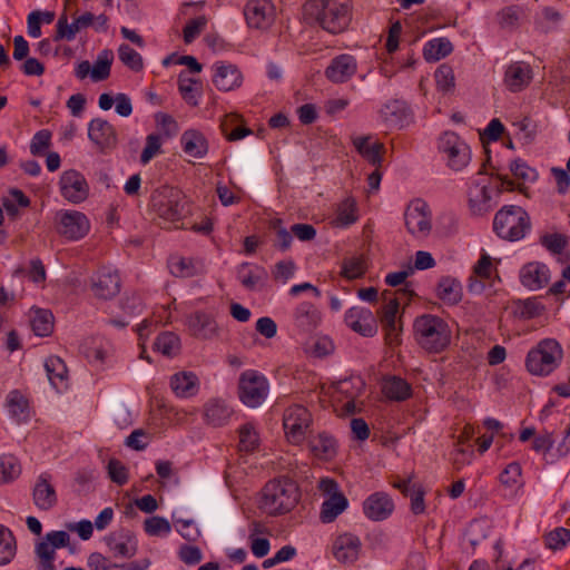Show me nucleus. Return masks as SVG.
Returning <instances> with one entry per match:
<instances>
[{
    "label": "nucleus",
    "instance_id": "obj_1",
    "mask_svg": "<svg viewBox=\"0 0 570 570\" xmlns=\"http://www.w3.org/2000/svg\"><path fill=\"white\" fill-rule=\"evenodd\" d=\"M303 10L308 22L317 23L332 35L346 30L351 21L348 0H307Z\"/></svg>",
    "mask_w": 570,
    "mask_h": 570
},
{
    "label": "nucleus",
    "instance_id": "obj_2",
    "mask_svg": "<svg viewBox=\"0 0 570 570\" xmlns=\"http://www.w3.org/2000/svg\"><path fill=\"white\" fill-rule=\"evenodd\" d=\"M301 498L298 485L289 478L268 481L262 489L259 509L268 515H283L291 512Z\"/></svg>",
    "mask_w": 570,
    "mask_h": 570
},
{
    "label": "nucleus",
    "instance_id": "obj_3",
    "mask_svg": "<svg viewBox=\"0 0 570 570\" xmlns=\"http://www.w3.org/2000/svg\"><path fill=\"white\" fill-rule=\"evenodd\" d=\"M413 331L419 345L430 353L444 351L451 341L449 325L436 315L417 316L413 324Z\"/></svg>",
    "mask_w": 570,
    "mask_h": 570
},
{
    "label": "nucleus",
    "instance_id": "obj_4",
    "mask_svg": "<svg viewBox=\"0 0 570 570\" xmlns=\"http://www.w3.org/2000/svg\"><path fill=\"white\" fill-rule=\"evenodd\" d=\"M150 207L164 225L176 224L189 213L184 193L170 186H161L151 194Z\"/></svg>",
    "mask_w": 570,
    "mask_h": 570
},
{
    "label": "nucleus",
    "instance_id": "obj_5",
    "mask_svg": "<svg viewBox=\"0 0 570 570\" xmlns=\"http://www.w3.org/2000/svg\"><path fill=\"white\" fill-rule=\"evenodd\" d=\"M497 178L501 184L494 189H490L489 184L485 183L483 178L475 179L471 183L468 190V200L469 209L472 215H485L497 206V198H499L504 190H514L515 184L507 175L498 174Z\"/></svg>",
    "mask_w": 570,
    "mask_h": 570
},
{
    "label": "nucleus",
    "instance_id": "obj_6",
    "mask_svg": "<svg viewBox=\"0 0 570 570\" xmlns=\"http://www.w3.org/2000/svg\"><path fill=\"white\" fill-rule=\"evenodd\" d=\"M562 358L563 350L560 343L554 338H544L528 352L525 366L533 375L547 376L559 367Z\"/></svg>",
    "mask_w": 570,
    "mask_h": 570
},
{
    "label": "nucleus",
    "instance_id": "obj_7",
    "mask_svg": "<svg viewBox=\"0 0 570 570\" xmlns=\"http://www.w3.org/2000/svg\"><path fill=\"white\" fill-rule=\"evenodd\" d=\"M531 222L528 213L520 206H503L493 219V230L505 240L515 242L525 236Z\"/></svg>",
    "mask_w": 570,
    "mask_h": 570
},
{
    "label": "nucleus",
    "instance_id": "obj_8",
    "mask_svg": "<svg viewBox=\"0 0 570 570\" xmlns=\"http://www.w3.org/2000/svg\"><path fill=\"white\" fill-rule=\"evenodd\" d=\"M269 392L267 379L257 371L247 370L243 372L238 380V396L240 402L247 407L256 409L261 406Z\"/></svg>",
    "mask_w": 570,
    "mask_h": 570
},
{
    "label": "nucleus",
    "instance_id": "obj_9",
    "mask_svg": "<svg viewBox=\"0 0 570 570\" xmlns=\"http://www.w3.org/2000/svg\"><path fill=\"white\" fill-rule=\"evenodd\" d=\"M318 489L324 494L328 495V499L322 504L320 519L323 523H331L346 510L348 501L338 490V484L333 479H321Z\"/></svg>",
    "mask_w": 570,
    "mask_h": 570
},
{
    "label": "nucleus",
    "instance_id": "obj_10",
    "mask_svg": "<svg viewBox=\"0 0 570 570\" xmlns=\"http://www.w3.org/2000/svg\"><path fill=\"white\" fill-rule=\"evenodd\" d=\"M312 423V415L303 405L288 406L283 415V426L287 439L293 443H299L305 439Z\"/></svg>",
    "mask_w": 570,
    "mask_h": 570
},
{
    "label": "nucleus",
    "instance_id": "obj_11",
    "mask_svg": "<svg viewBox=\"0 0 570 570\" xmlns=\"http://www.w3.org/2000/svg\"><path fill=\"white\" fill-rule=\"evenodd\" d=\"M59 187L62 197L72 204L83 202L89 194V186L85 176L75 169L61 174Z\"/></svg>",
    "mask_w": 570,
    "mask_h": 570
},
{
    "label": "nucleus",
    "instance_id": "obj_12",
    "mask_svg": "<svg viewBox=\"0 0 570 570\" xmlns=\"http://www.w3.org/2000/svg\"><path fill=\"white\" fill-rule=\"evenodd\" d=\"M244 14L249 28L265 30L272 26L275 17V9L269 0H249Z\"/></svg>",
    "mask_w": 570,
    "mask_h": 570
},
{
    "label": "nucleus",
    "instance_id": "obj_13",
    "mask_svg": "<svg viewBox=\"0 0 570 570\" xmlns=\"http://www.w3.org/2000/svg\"><path fill=\"white\" fill-rule=\"evenodd\" d=\"M405 226L412 235H426L431 230L429 206L422 199L412 202L404 213Z\"/></svg>",
    "mask_w": 570,
    "mask_h": 570
},
{
    "label": "nucleus",
    "instance_id": "obj_14",
    "mask_svg": "<svg viewBox=\"0 0 570 570\" xmlns=\"http://www.w3.org/2000/svg\"><path fill=\"white\" fill-rule=\"evenodd\" d=\"M390 292H384L383 297L386 301V304L379 312L381 322L385 330V340L387 344H399L400 343V333L402 331V326L396 324V314L399 313L400 307V298L391 297Z\"/></svg>",
    "mask_w": 570,
    "mask_h": 570
},
{
    "label": "nucleus",
    "instance_id": "obj_15",
    "mask_svg": "<svg viewBox=\"0 0 570 570\" xmlns=\"http://www.w3.org/2000/svg\"><path fill=\"white\" fill-rule=\"evenodd\" d=\"M345 324L364 337H372L377 332V323L373 313L363 306H353L345 313Z\"/></svg>",
    "mask_w": 570,
    "mask_h": 570
},
{
    "label": "nucleus",
    "instance_id": "obj_16",
    "mask_svg": "<svg viewBox=\"0 0 570 570\" xmlns=\"http://www.w3.org/2000/svg\"><path fill=\"white\" fill-rule=\"evenodd\" d=\"M357 70L356 58L348 53H342L333 58L325 69V77L333 83L348 81Z\"/></svg>",
    "mask_w": 570,
    "mask_h": 570
},
{
    "label": "nucleus",
    "instance_id": "obj_17",
    "mask_svg": "<svg viewBox=\"0 0 570 570\" xmlns=\"http://www.w3.org/2000/svg\"><path fill=\"white\" fill-rule=\"evenodd\" d=\"M89 220L85 214L72 210L60 215L58 233L68 239H79L89 232Z\"/></svg>",
    "mask_w": 570,
    "mask_h": 570
},
{
    "label": "nucleus",
    "instance_id": "obj_18",
    "mask_svg": "<svg viewBox=\"0 0 570 570\" xmlns=\"http://www.w3.org/2000/svg\"><path fill=\"white\" fill-rule=\"evenodd\" d=\"M362 542L353 533L340 534L333 543L334 558L344 564H353L360 557Z\"/></svg>",
    "mask_w": 570,
    "mask_h": 570
},
{
    "label": "nucleus",
    "instance_id": "obj_19",
    "mask_svg": "<svg viewBox=\"0 0 570 570\" xmlns=\"http://www.w3.org/2000/svg\"><path fill=\"white\" fill-rule=\"evenodd\" d=\"M88 137L101 151L115 148L117 145L114 126L102 118H95L89 122Z\"/></svg>",
    "mask_w": 570,
    "mask_h": 570
},
{
    "label": "nucleus",
    "instance_id": "obj_20",
    "mask_svg": "<svg viewBox=\"0 0 570 570\" xmlns=\"http://www.w3.org/2000/svg\"><path fill=\"white\" fill-rule=\"evenodd\" d=\"M91 289L96 297L110 299L120 291V277L116 271L102 267L92 281Z\"/></svg>",
    "mask_w": 570,
    "mask_h": 570
},
{
    "label": "nucleus",
    "instance_id": "obj_21",
    "mask_svg": "<svg viewBox=\"0 0 570 570\" xmlns=\"http://www.w3.org/2000/svg\"><path fill=\"white\" fill-rule=\"evenodd\" d=\"M520 282L530 291H538L547 286L551 274L549 267L540 262H530L520 269Z\"/></svg>",
    "mask_w": 570,
    "mask_h": 570
},
{
    "label": "nucleus",
    "instance_id": "obj_22",
    "mask_svg": "<svg viewBox=\"0 0 570 570\" xmlns=\"http://www.w3.org/2000/svg\"><path fill=\"white\" fill-rule=\"evenodd\" d=\"M105 541L115 557L131 558L137 553V539L130 530L112 532Z\"/></svg>",
    "mask_w": 570,
    "mask_h": 570
},
{
    "label": "nucleus",
    "instance_id": "obj_23",
    "mask_svg": "<svg viewBox=\"0 0 570 570\" xmlns=\"http://www.w3.org/2000/svg\"><path fill=\"white\" fill-rule=\"evenodd\" d=\"M394 510L391 497L384 492H375L363 502L364 514L373 521L387 519Z\"/></svg>",
    "mask_w": 570,
    "mask_h": 570
},
{
    "label": "nucleus",
    "instance_id": "obj_24",
    "mask_svg": "<svg viewBox=\"0 0 570 570\" xmlns=\"http://www.w3.org/2000/svg\"><path fill=\"white\" fill-rule=\"evenodd\" d=\"M32 499L36 507L43 511H49L57 504L58 498L49 473L45 472L38 476L32 490Z\"/></svg>",
    "mask_w": 570,
    "mask_h": 570
},
{
    "label": "nucleus",
    "instance_id": "obj_25",
    "mask_svg": "<svg viewBox=\"0 0 570 570\" xmlns=\"http://www.w3.org/2000/svg\"><path fill=\"white\" fill-rule=\"evenodd\" d=\"M533 72L530 65L515 61L508 66L504 72V85L511 92H519L532 81Z\"/></svg>",
    "mask_w": 570,
    "mask_h": 570
},
{
    "label": "nucleus",
    "instance_id": "obj_26",
    "mask_svg": "<svg viewBox=\"0 0 570 570\" xmlns=\"http://www.w3.org/2000/svg\"><path fill=\"white\" fill-rule=\"evenodd\" d=\"M243 75L239 68L224 60H216V88L230 91L240 87Z\"/></svg>",
    "mask_w": 570,
    "mask_h": 570
},
{
    "label": "nucleus",
    "instance_id": "obj_27",
    "mask_svg": "<svg viewBox=\"0 0 570 570\" xmlns=\"http://www.w3.org/2000/svg\"><path fill=\"white\" fill-rule=\"evenodd\" d=\"M294 325L301 333H311L321 322V313L311 302L297 305L293 314Z\"/></svg>",
    "mask_w": 570,
    "mask_h": 570
},
{
    "label": "nucleus",
    "instance_id": "obj_28",
    "mask_svg": "<svg viewBox=\"0 0 570 570\" xmlns=\"http://www.w3.org/2000/svg\"><path fill=\"white\" fill-rule=\"evenodd\" d=\"M237 278L246 289L255 291L264 286L267 282L268 274L262 266L243 263L237 268Z\"/></svg>",
    "mask_w": 570,
    "mask_h": 570
},
{
    "label": "nucleus",
    "instance_id": "obj_29",
    "mask_svg": "<svg viewBox=\"0 0 570 570\" xmlns=\"http://www.w3.org/2000/svg\"><path fill=\"white\" fill-rule=\"evenodd\" d=\"M170 273L176 277H193L205 271L202 259L174 255L168 261Z\"/></svg>",
    "mask_w": 570,
    "mask_h": 570
},
{
    "label": "nucleus",
    "instance_id": "obj_30",
    "mask_svg": "<svg viewBox=\"0 0 570 570\" xmlns=\"http://www.w3.org/2000/svg\"><path fill=\"white\" fill-rule=\"evenodd\" d=\"M170 387L178 397H191L198 392V377L193 372H178L170 377Z\"/></svg>",
    "mask_w": 570,
    "mask_h": 570
},
{
    "label": "nucleus",
    "instance_id": "obj_31",
    "mask_svg": "<svg viewBox=\"0 0 570 570\" xmlns=\"http://www.w3.org/2000/svg\"><path fill=\"white\" fill-rule=\"evenodd\" d=\"M409 107L400 100H392L385 104L380 110V117L390 127H403L409 118Z\"/></svg>",
    "mask_w": 570,
    "mask_h": 570
},
{
    "label": "nucleus",
    "instance_id": "obj_32",
    "mask_svg": "<svg viewBox=\"0 0 570 570\" xmlns=\"http://www.w3.org/2000/svg\"><path fill=\"white\" fill-rule=\"evenodd\" d=\"M436 294L445 304L455 305L462 298V286L455 278L445 276L439 281Z\"/></svg>",
    "mask_w": 570,
    "mask_h": 570
},
{
    "label": "nucleus",
    "instance_id": "obj_33",
    "mask_svg": "<svg viewBox=\"0 0 570 570\" xmlns=\"http://www.w3.org/2000/svg\"><path fill=\"white\" fill-rule=\"evenodd\" d=\"M184 151L190 157L200 158L208 150V142L205 137L196 130H187L181 136Z\"/></svg>",
    "mask_w": 570,
    "mask_h": 570
},
{
    "label": "nucleus",
    "instance_id": "obj_34",
    "mask_svg": "<svg viewBox=\"0 0 570 570\" xmlns=\"http://www.w3.org/2000/svg\"><path fill=\"white\" fill-rule=\"evenodd\" d=\"M190 334L199 338H209L214 333L212 327V315L205 312H195L190 314L187 321Z\"/></svg>",
    "mask_w": 570,
    "mask_h": 570
},
{
    "label": "nucleus",
    "instance_id": "obj_35",
    "mask_svg": "<svg viewBox=\"0 0 570 570\" xmlns=\"http://www.w3.org/2000/svg\"><path fill=\"white\" fill-rule=\"evenodd\" d=\"M239 121L240 116L237 114H228L222 119L219 128L227 140L236 141L253 132L249 128L240 126Z\"/></svg>",
    "mask_w": 570,
    "mask_h": 570
},
{
    "label": "nucleus",
    "instance_id": "obj_36",
    "mask_svg": "<svg viewBox=\"0 0 570 570\" xmlns=\"http://www.w3.org/2000/svg\"><path fill=\"white\" fill-rule=\"evenodd\" d=\"M510 171L515 179L521 180L522 184L515 185L514 189H518L521 194L527 195L525 183H533L538 178V173L534 168H531L523 159L517 158L510 163Z\"/></svg>",
    "mask_w": 570,
    "mask_h": 570
},
{
    "label": "nucleus",
    "instance_id": "obj_37",
    "mask_svg": "<svg viewBox=\"0 0 570 570\" xmlns=\"http://www.w3.org/2000/svg\"><path fill=\"white\" fill-rule=\"evenodd\" d=\"M453 51V45L448 38H435L428 41L423 48V57L428 62L439 61Z\"/></svg>",
    "mask_w": 570,
    "mask_h": 570
},
{
    "label": "nucleus",
    "instance_id": "obj_38",
    "mask_svg": "<svg viewBox=\"0 0 570 570\" xmlns=\"http://www.w3.org/2000/svg\"><path fill=\"white\" fill-rule=\"evenodd\" d=\"M154 350L161 353L164 356L175 357L181 350L180 338L174 332H163L156 337Z\"/></svg>",
    "mask_w": 570,
    "mask_h": 570
},
{
    "label": "nucleus",
    "instance_id": "obj_39",
    "mask_svg": "<svg viewBox=\"0 0 570 570\" xmlns=\"http://www.w3.org/2000/svg\"><path fill=\"white\" fill-rule=\"evenodd\" d=\"M385 396L393 401H404L411 396V385L403 379L391 376L386 379L382 387Z\"/></svg>",
    "mask_w": 570,
    "mask_h": 570
},
{
    "label": "nucleus",
    "instance_id": "obj_40",
    "mask_svg": "<svg viewBox=\"0 0 570 570\" xmlns=\"http://www.w3.org/2000/svg\"><path fill=\"white\" fill-rule=\"evenodd\" d=\"M357 219L356 200L353 197H346L337 205L335 225L338 227H348Z\"/></svg>",
    "mask_w": 570,
    "mask_h": 570
},
{
    "label": "nucleus",
    "instance_id": "obj_41",
    "mask_svg": "<svg viewBox=\"0 0 570 570\" xmlns=\"http://www.w3.org/2000/svg\"><path fill=\"white\" fill-rule=\"evenodd\" d=\"M7 406L11 415L18 422H24L29 419V402L18 390H13L9 393Z\"/></svg>",
    "mask_w": 570,
    "mask_h": 570
},
{
    "label": "nucleus",
    "instance_id": "obj_42",
    "mask_svg": "<svg viewBox=\"0 0 570 570\" xmlns=\"http://www.w3.org/2000/svg\"><path fill=\"white\" fill-rule=\"evenodd\" d=\"M312 452L321 459H332L336 453V441L326 433H320L309 441Z\"/></svg>",
    "mask_w": 570,
    "mask_h": 570
},
{
    "label": "nucleus",
    "instance_id": "obj_43",
    "mask_svg": "<svg viewBox=\"0 0 570 570\" xmlns=\"http://www.w3.org/2000/svg\"><path fill=\"white\" fill-rule=\"evenodd\" d=\"M45 368L52 385L58 387L59 384L65 383L68 368L62 358L56 355L49 356L45 362Z\"/></svg>",
    "mask_w": 570,
    "mask_h": 570
},
{
    "label": "nucleus",
    "instance_id": "obj_44",
    "mask_svg": "<svg viewBox=\"0 0 570 570\" xmlns=\"http://www.w3.org/2000/svg\"><path fill=\"white\" fill-rule=\"evenodd\" d=\"M31 328L38 336H48L53 330V315L48 309H37L31 318Z\"/></svg>",
    "mask_w": 570,
    "mask_h": 570
},
{
    "label": "nucleus",
    "instance_id": "obj_45",
    "mask_svg": "<svg viewBox=\"0 0 570 570\" xmlns=\"http://www.w3.org/2000/svg\"><path fill=\"white\" fill-rule=\"evenodd\" d=\"M114 60V53L111 50H102L94 66L91 67V79L94 81H102L110 75V68Z\"/></svg>",
    "mask_w": 570,
    "mask_h": 570
},
{
    "label": "nucleus",
    "instance_id": "obj_46",
    "mask_svg": "<svg viewBox=\"0 0 570 570\" xmlns=\"http://www.w3.org/2000/svg\"><path fill=\"white\" fill-rule=\"evenodd\" d=\"M367 269L366 259L363 255L344 258L341 275L347 279L362 277Z\"/></svg>",
    "mask_w": 570,
    "mask_h": 570
},
{
    "label": "nucleus",
    "instance_id": "obj_47",
    "mask_svg": "<svg viewBox=\"0 0 570 570\" xmlns=\"http://www.w3.org/2000/svg\"><path fill=\"white\" fill-rule=\"evenodd\" d=\"M448 165L453 170H462L471 160V150L466 142L459 144V147L444 154Z\"/></svg>",
    "mask_w": 570,
    "mask_h": 570
},
{
    "label": "nucleus",
    "instance_id": "obj_48",
    "mask_svg": "<svg viewBox=\"0 0 570 570\" xmlns=\"http://www.w3.org/2000/svg\"><path fill=\"white\" fill-rule=\"evenodd\" d=\"M16 554V541L11 531L0 525V566L8 564Z\"/></svg>",
    "mask_w": 570,
    "mask_h": 570
},
{
    "label": "nucleus",
    "instance_id": "obj_49",
    "mask_svg": "<svg viewBox=\"0 0 570 570\" xmlns=\"http://www.w3.org/2000/svg\"><path fill=\"white\" fill-rule=\"evenodd\" d=\"M82 29L80 24L75 19L72 23H68V16L66 11H63L56 26V35L53 37L55 41H60L62 39H66L68 41H71L76 38V35Z\"/></svg>",
    "mask_w": 570,
    "mask_h": 570
},
{
    "label": "nucleus",
    "instance_id": "obj_50",
    "mask_svg": "<svg viewBox=\"0 0 570 570\" xmlns=\"http://www.w3.org/2000/svg\"><path fill=\"white\" fill-rule=\"evenodd\" d=\"M21 473L18 460L12 455L0 456V484L9 483Z\"/></svg>",
    "mask_w": 570,
    "mask_h": 570
},
{
    "label": "nucleus",
    "instance_id": "obj_51",
    "mask_svg": "<svg viewBox=\"0 0 570 570\" xmlns=\"http://www.w3.org/2000/svg\"><path fill=\"white\" fill-rule=\"evenodd\" d=\"M562 20L561 13L552 7H546L541 16L535 19L537 28L547 33L554 30Z\"/></svg>",
    "mask_w": 570,
    "mask_h": 570
},
{
    "label": "nucleus",
    "instance_id": "obj_52",
    "mask_svg": "<svg viewBox=\"0 0 570 570\" xmlns=\"http://www.w3.org/2000/svg\"><path fill=\"white\" fill-rule=\"evenodd\" d=\"M118 57L120 61L135 72L142 70L144 60L139 52L132 49L129 45H120L118 49Z\"/></svg>",
    "mask_w": 570,
    "mask_h": 570
},
{
    "label": "nucleus",
    "instance_id": "obj_53",
    "mask_svg": "<svg viewBox=\"0 0 570 570\" xmlns=\"http://www.w3.org/2000/svg\"><path fill=\"white\" fill-rule=\"evenodd\" d=\"M239 432V450L245 452H253L257 449L259 438L252 423L242 425Z\"/></svg>",
    "mask_w": 570,
    "mask_h": 570
},
{
    "label": "nucleus",
    "instance_id": "obj_54",
    "mask_svg": "<svg viewBox=\"0 0 570 570\" xmlns=\"http://www.w3.org/2000/svg\"><path fill=\"white\" fill-rule=\"evenodd\" d=\"M522 9L518 6H509L500 10L497 14L498 23L502 29H515L519 26Z\"/></svg>",
    "mask_w": 570,
    "mask_h": 570
},
{
    "label": "nucleus",
    "instance_id": "obj_55",
    "mask_svg": "<svg viewBox=\"0 0 570 570\" xmlns=\"http://www.w3.org/2000/svg\"><path fill=\"white\" fill-rule=\"evenodd\" d=\"M82 352L90 363L104 364L109 357V348L101 342L97 343L95 340L90 343H85Z\"/></svg>",
    "mask_w": 570,
    "mask_h": 570
},
{
    "label": "nucleus",
    "instance_id": "obj_56",
    "mask_svg": "<svg viewBox=\"0 0 570 570\" xmlns=\"http://www.w3.org/2000/svg\"><path fill=\"white\" fill-rule=\"evenodd\" d=\"M434 77L439 90L443 92H449L454 89L455 77L453 69L449 65H441L436 69Z\"/></svg>",
    "mask_w": 570,
    "mask_h": 570
},
{
    "label": "nucleus",
    "instance_id": "obj_57",
    "mask_svg": "<svg viewBox=\"0 0 570 570\" xmlns=\"http://www.w3.org/2000/svg\"><path fill=\"white\" fill-rule=\"evenodd\" d=\"M521 476L522 469L520 463L511 462L500 473V482L507 488H520L522 485Z\"/></svg>",
    "mask_w": 570,
    "mask_h": 570
},
{
    "label": "nucleus",
    "instance_id": "obj_58",
    "mask_svg": "<svg viewBox=\"0 0 570 570\" xmlns=\"http://www.w3.org/2000/svg\"><path fill=\"white\" fill-rule=\"evenodd\" d=\"M144 530L153 537L166 535L171 531L169 521L163 517L154 515L145 520Z\"/></svg>",
    "mask_w": 570,
    "mask_h": 570
},
{
    "label": "nucleus",
    "instance_id": "obj_59",
    "mask_svg": "<svg viewBox=\"0 0 570 570\" xmlns=\"http://www.w3.org/2000/svg\"><path fill=\"white\" fill-rule=\"evenodd\" d=\"M540 243L543 247H546L550 253L557 255L563 254V250L568 246L567 236L554 233V234H546L540 237Z\"/></svg>",
    "mask_w": 570,
    "mask_h": 570
},
{
    "label": "nucleus",
    "instance_id": "obj_60",
    "mask_svg": "<svg viewBox=\"0 0 570 570\" xmlns=\"http://www.w3.org/2000/svg\"><path fill=\"white\" fill-rule=\"evenodd\" d=\"M364 387L361 377L341 380L336 384V392L348 399H356Z\"/></svg>",
    "mask_w": 570,
    "mask_h": 570
},
{
    "label": "nucleus",
    "instance_id": "obj_61",
    "mask_svg": "<svg viewBox=\"0 0 570 570\" xmlns=\"http://www.w3.org/2000/svg\"><path fill=\"white\" fill-rule=\"evenodd\" d=\"M161 137L157 134H150L146 137V146L140 155L141 164H148L156 155L161 153Z\"/></svg>",
    "mask_w": 570,
    "mask_h": 570
},
{
    "label": "nucleus",
    "instance_id": "obj_62",
    "mask_svg": "<svg viewBox=\"0 0 570 570\" xmlns=\"http://www.w3.org/2000/svg\"><path fill=\"white\" fill-rule=\"evenodd\" d=\"M570 541V531L566 528H557L546 535V546L552 550L562 549Z\"/></svg>",
    "mask_w": 570,
    "mask_h": 570
},
{
    "label": "nucleus",
    "instance_id": "obj_63",
    "mask_svg": "<svg viewBox=\"0 0 570 570\" xmlns=\"http://www.w3.org/2000/svg\"><path fill=\"white\" fill-rule=\"evenodd\" d=\"M51 144V132L47 129L39 130L32 137L30 144V153L33 156H41L43 151L50 147Z\"/></svg>",
    "mask_w": 570,
    "mask_h": 570
},
{
    "label": "nucleus",
    "instance_id": "obj_64",
    "mask_svg": "<svg viewBox=\"0 0 570 570\" xmlns=\"http://www.w3.org/2000/svg\"><path fill=\"white\" fill-rule=\"evenodd\" d=\"M206 24L207 19L204 16L188 21L183 30L185 43H191L200 35Z\"/></svg>",
    "mask_w": 570,
    "mask_h": 570
}]
</instances>
